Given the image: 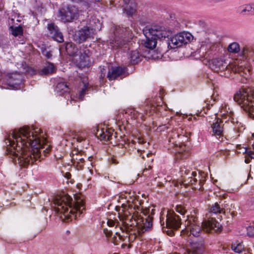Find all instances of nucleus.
Wrapping results in <instances>:
<instances>
[{
  "instance_id": "09e8293b",
  "label": "nucleus",
  "mask_w": 254,
  "mask_h": 254,
  "mask_svg": "<svg viewBox=\"0 0 254 254\" xmlns=\"http://www.w3.org/2000/svg\"><path fill=\"white\" fill-rule=\"evenodd\" d=\"M135 239V236L134 235H131L128 237L129 241H133Z\"/></svg>"
},
{
  "instance_id": "5701e85b",
  "label": "nucleus",
  "mask_w": 254,
  "mask_h": 254,
  "mask_svg": "<svg viewBox=\"0 0 254 254\" xmlns=\"http://www.w3.org/2000/svg\"><path fill=\"white\" fill-rule=\"evenodd\" d=\"M65 50L69 55L75 56L77 53L78 49L74 44L70 42L66 44Z\"/></svg>"
},
{
  "instance_id": "a18cd8bd",
  "label": "nucleus",
  "mask_w": 254,
  "mask_h": 254,
  "mask_svg": "<svg viewBox=\"0 0 254 254\" xmlns=\"http://www.w3.org/2000/svg\"><path fill=\"white\" fill-rule=\"evenodd\" d=\"M166 232L169 236H173L174 235V232L172 230H168Z\"/></svg>"
},
{
  "instance_id": "7c9ffc66",
  "label": "nucleus",
  "mask_w": 254,
  "mask_h": 254,
  "mask_svg": "<svg viewBox=\"0 0 254 254\" xmlns=\"http://www.w3.org/2000/svg\"><path fill=\"white\" fill-rule=\"evenodd\" d=\"M232 249L236 253H240L243 251L244 247L240 243H234L232 245Z\"/></svg>"
},
{
  "instance_id": "6e6d98bb",
  "label": "nucleus",
  "mask_w": 254,
  "mask_h": 254,
  "mask_svg": "<svg viewBox=\"0 0 254 254\" xmlns=\"http://www.w3.org/2000/svg\"><path fill=\"white\" fill-rule=\"evenodd\" d=\"M68 175H70V174H66V177H68Z\"/></svg>"
},
{
  "instance_id": "393cba45",
  "label": "nucleus",
  "mask_w": 254,
  "mask_h": 254,
  "mask_svg": "<svg viewBox=\"0 0 254 254\" xmlns=\"http://www.w3.org/2000/svg\"><path fill=\"white\" fill-rule=\"evenodd\" d=\"M227 50L231 53H238L240 51V47L238 43L233 42L229 44Z\"/></svg>"
},
{
  "instance_id": "7ed1b4c3",
  "label": "nucleus",
  "mask_w": 254,
  "mask_h": 254,
  "mask_svg": "<svg viewBox=\"0 0 254 254\" xmlns=\"http://www.w3.org/2000/svg\"><path fill=\"white\" fill-rule=\"evenodd\" d=\"M185 230H183L181 233H188L190 232L194 237H198L201 232L202 228L207 233L220 232L222 229V225L212 217L200 223L197 221V218L193 214L187 216V219L185 222Z\"/></svg>"
},
{
  "instance_id": "c756f323",
  "label": "nucleus",
  "mask_w": 254,
  "mask_h": 254,
  "mask_svg": "<svg viewBox=\"0 0 254 254\" xmlns=\"http://www.w3.org/2000/svg\"><path fill=\"white\" fill-rule=\"evenodd\" d=\"M11 34L15 37L21 35L22 34V29L20 26L12 27H11Z\"/></svg>"
},
{
  "instance_id": "9b49d317",
  "label": "nucleus",
  "mask_w": 254,
  "mask_h": 254,
  "mask_svg": "<svg viewBox=\"0 0 254 254\" xmlns=\"http://www.w3.org/2000/svg\"><path fill=\"white\" fill-rule=\"evenodd\" d=\"M166 217L165 222L167 228L177 229L180 227L181 218L174 212H168Z\"/></svg>"
},
{
  "instance_id": "ddd939ff",
  "label": "nucleus",
  "mask_w": 254,
  "mask_h": 254,
  "mask_svg": "<svg viewBox=\"0 0 254 254\" xmlns=\"http://www.w3.org/2000/svg\"><path fill=\"white\" fill-rule=\"evenodd\" d=\"M223 122L219 119H218L215 122L211 124L210 133L212 135L216 137H220L223 135L224 128Z\"/></svg>"
},
{
  "instance_id": "1a4fd4ad",
  "label": "nucleus",
  "mask_w": 254,
  "mask_h": 254,
  "mask_svg": "<svg viewBox=\"0 0 254 254\" xmlns=\"http://www.w3.org/2000/svg\"><path fill=\"white\" fill-rule=\"evenodd\" d=\"M78 10L74 6L68 5L59 10V17L64 22H69L77 18Z\"/></svg>"
},
{
  "instance_id": "f257e3e1",
  "label": "nucleus",
  "mask_w": 254,
  "mask_h": 254,
  "mask_svg": "<svg viewBox=\"0 0 254 254\" xmlns=\"http://www.w3.org/2000/svg\"><path fill=\"white\" fill-rule=\"evenodd\" d=\"M40 129L23 127L13 130L5 140L6 154L21 167H27L37 158L43 159L51 149L50 145L41 134Z\"/></svg>"
},
{
  "instance_id": "4d7b16f0",
  "label": "nucleus",
  "mask_w": 254,
  "mask_h": 254,
  "mask_svg": "<svg viewBox=\"0 0 254 254\" xmlns=\"http://www.w3.org/2000/svg\"><path fill=\"white\" fill-rule=\"evenodd\" d=\"M96 1H100L101 0H95Z\"/></svg>"
},
{
  "instance_id": "a211bd4d",
  "label": "nucleus",
  "mask_w": 254,
  "mask_h": 254,
  "mask_svg": "<svg viewBox=\"0 0 254 254\" xmlns=\"http://www.w3.org/2000/svg\"><path fill=\"white\" fill-rule=\"evenodd\" d=\"M152 217L148 215L145 218V221L144 222V220H143V223L138 226V232L139 233H143L145 231L150 230L152 225Z\"/></svg>"
},
{
  "instance_id": "c9c22d12",
  "label": "nucleus",
  "mask_w": 254,
  "mask_h": 254,
  "mask_svg": "<svg viewBox=\"0 0 254 254\" xmlns=\"http://www.w3.org/2000/svg\"><path fill=\"white\" fill-rule=\"evenodd\" d=\"M176 210L178 213L182 215H184L187 212L185 208L181 205L177 206Z\"/></svg>"
},
{
  "instance_id": "4be33fe9",
  "label": "nucleus",
  "mask_w": 254,
  "mask_h": 254,
  "mask_svg": "<svg viewBox=\"0 0 254 254\" xmlns=\"http://www.w3.org/2000/svg\"><path fill=\"white\" fill-rule=\"evenodd\" d=\"M128 59L132 64H137L140 61V56L136 50L131 51L128 55Z\"/></svg>"
},
{
  "instance_id": "bf43d9fd",
  "label": "nucleus",
  "mask_w": 254,
  "mask_h": 254,
  "mask_svg": "<svg viewBox=\"0 0 254 254\" xmlns=\"http://www.w3.org/2000/svg\"><path fill=\"white\" fill-rule=\"evenodd\" d=\"M202 56H205V55H204V52H202Z\"/></svg>"
},
{
  "instance_id": "9d476101",
  "label": "nucleus",
  "mask_w": 254,
  "mask_h": 254,
  "mask_svg": "<svg viewBox=\"0 0 254 254\" xmlns=\"http://www.w3.org/2000/svg\"><path fill=\"white\" fill-rule=\"evenodd\" d=\"M95 34V30L90 27L85 26L76 32L74 36V40L81 43L88 39L91 38Z\"/></svg>"
},
{
  "instance_id": "79ce46f5",
  "label": "nucleus",
  "mask_w": 254,
  "mask_h": 254,
  "mask_svg": "<svg viewBox=\"0 0 254 254\" xmlns=\"http://www.w3.org/2000/svg\"><path fill=\"white\" fill-rule=\"evenodd\" d=\"M84 161L81 162H79L77 164H73V165L76 168V169L78 170L82 169V167L83 166Z\"/></svg>"
},
{
  "instance_id": "0e129e2a",
  "label": "nucleus",
  "mask_w": 254,
  "mask_h": 254,
  "mask_svg": "<svg viewBox=\"0 0 254 254\" xmlns=\"http://www.w3.org/2000/svg\"><path fill=\"white\" fill-rule=\"evenodd\" d=\"M142 158H144V156L143 155L142 157Z\"/></svg>"
},
{
  "instance_id": "f704fd0d",
  "label": "nucleus",
  "mask_w": 254,
  "mask_h": 254,
  "mask_svg": "<svg viewBox=\"0 0 254 254\" xmlns=\"http://www.w3.org/2000/svg\"><path fill=\"white\" fill-rule=\"evenodd\" d=\"M247 234L250 237L254 236V223L253 225L249 226L247 228Z\"/></svg>"
},
{
  "instance_id": "dca6fc26",
  "label": "nucleus",
  "mask_w": 254,
  "mask_h": 254,
  "mask_svg": "<svg viewBox=\"0 0 254 254\" xmlns=\"http://www.w3.org/2000/svg\"><path fill=\"white\" fill-rule=\"evenodd\" d=\"M125 67L120 66L112 67L108 71L107 77L110 80H114L118 77L122 75L125 73Z\"/></svg>"
},
{
  "instance_id": "bb28decb",
  "label": "nucleus",
  "mask_w": 254,
  "mask_h": 254,
  "mask_svg": "<svg viewBox=\"0 0 254 254\" xmlns=\"http://www.w3.org/2000/svg\"><path fill=\"white\" fill-rule=\"evenodd\" d=\"M224 208L220 207V205L218 203H215L213 204L210 209L209 213L210 214H217L221 213L223 212Z\"/></svg>"
},
{
  "instance_id": "13d9d810",
  "label": "nucleus",
  "mask_w": 254,
  "mask_h": 254,
  "mask_svg": "<svg viewBox=\"0 0 254 254\" xmlns=\"http://www.w3.org/2000/svg\"><path fill=\"white\" fill-rule=\"evenodd\" d=\"M162 229H163V231H165V230L164 229V227H163Z\"/></svg>"
},
{
  "instance_id": "f3484780",
  "label": "nucleus",
  "mask_w": 254,
  "mask_h": 254,
  "mask_svg": "<svg viewBox=\"0 0 254 254\" xmlns=\"http://www.w3.org/2000/svg\"><path fill=\"white\" fill-rule=\"evenodd\" d=\"M113 134V130L106 128L98 129L97 131L96 136L100 140L108 141L110 139Z\"/></svg>"
},
{
  "instance_id": "4c0bfd02",
  "label": "nucleus",
  "mask_w": 254,
  "mask_h": 254,
  "mask_svg": "<svg viewBox=\"0 0 254 254\" xmlns=\"http://www.w3.org/2000/svg\"><path fill=\"white\" fill-rule=\"evenodd\" d=\"M84 159L83 158H77V157H71V161L73 164H77L79 163V162H81L82 161H83Z\"/></svg>"
},
{
  "instance_id": "ea45409f",
  "label": "nucleus",
  "mask_w": 254,
  "mask_h": 254,
  "mask_svg": "<svg viewBox=\"0 0 254 254\" xmlns=\"http://www.w3.org/2000/svg\"><path fill=\"white\" fill-rule=\"evenodd\" d=\"M104 233L106 237L110 239L113 236L112 231L106 228L104 229Z\"/></svg>"
},
{
  "instance_id": "423d86ee",
  "label": "nucleus",
  "mask_w": 254,
  "mask_h": 254,
  "mask_svg": "<svg viewBox=\"0 0 254 254\" xmlns=\"http://www.w3.org/2000/svg\"><path fill=\"white\" fill-rule=\"evenodd\" d=\"M234 100L254 117V91L251 88L240 89L234 95Z\"/></svg>"
},
{
  "instance_id": "5fc2aeb1",
  "label": "nucleus",
  "mask_w": 254,
  "mask_h": 254,
  "mask_svg": "<svg viewBox=\"0 0 254 254\" xmlns=\"http://www.w3.org/2000/svg\"><path fill=\"white\" fill-rule=\"evenodd\" d=\"M72 101H74V100H72V99H71L70 100H69V102L71 104L72 103Z\"/></svg>"
},
{
  "instance_id": "412c9836",
  "label": "nucleus",
  "mask_w": 254,
  "mask_h": 254,
  "mask_svg": "<svg viewBox=\"0 0 254 254\" xmlns=\"http://www.w3.org/2000/svg\"><path fill=\"white\" fill-rule=\"evenodd\" d=\"M56 71V68L55 65L50 63H48L47 64L45 65L40 71L41 75H47L52 74L55 72Z\"/></svg>"
},
{
  "instance_id": "2f4dec72",
  "label": "nucleus",
  "mask_w": 254,
  "mask_h": 254,
  "mask_svg": "<svg viewBox=\"0 0 254 254\" xmlns=\"http://www.w3.org/2000/svg\"><path fill=\"white\" fill-rule=\"evenodd\" d=\"M221 113L222 115H226V116H228V120H231V122L232 123L234 124L235 123H236L237 124H238V121L237 120L235 121V120L233 118V113L231 111H230L229 112H228L227 111V113H225L223 112V111H221Z\"/></svg>"
},
{
  "instance_id": "58836bf2",
  "label": "nucleus",
  "mask_w": 254,
  "mask_h": 254,
  "mask_svg": "<svg viewBox=\"0 0 254 254\" xmlns=\"http://www.w3.org/2000/svg\"><path fill=\"white\" fill-rule=\"evenodd\" d=\"M249 15H254V4H248Z\"/></svg>"
},
{
  "instance_id": "2eb2a0df",
  "label": "nucleus",
  "mask_w": 254,
  "mask_h": 254,
  "mask_svg": "<svg viewBox=\"0 0 254 254\" xmlns=\"http://www.w3.org/2000/svg\"><path fill=\"white\" fill-rule=\"evenodd\" d=\"M7 83L13 88H16L21 82V75L17 73L8 74L6 76Z\"/></svg>"
},
{
  "instance_id": "a878e982",
  "label": "nucleus",
  "mask_w": 254,
  "mask_h": 254,
  "mask_svg": "<svg viewBox=\"0 0 254 254\" xmlns=\"http://www.w3.org/2000/svg\"><path fill=\"white\" fill-rule=\"evenodd\" d=\"M56 89L58 92L62 94L64 92H67L68 87L65 82H60L57 84Z\"/></svg>"
},
{
  "instance_id": "6ab92c4d",
  "label": "nucleus",
  "mask_w": 254,
  "mask_h": 254,
  "mask_svg": "<svg viewBox=\"0 0 254 254\" xmlns=\"http://www.w3.org/2000/svg\"><path fill=\"white\" fill-rule=\"evenodd\" d=\"M204 249V243L202 242L193 243L191 244V250H190L188 253L189 254H202Z\"/></svg>"
},
{
  "instance_id": "a19ab883",
  "label": "nucleus",
  "mask_w": 254,
  "mask_h": 254,
  "mask_svg": "<svg viewBox=\"0 0 254 254\" xmlns=\"http://www.w3.org/2000/svg\"><path fill=\"white\" fill-rule=\"evenodd\" d=\"M240 13L244 15H249L248 10V5L241 8Z\"/></svg>"
},
{
  "instance_id": "f8f14e48",
  "label": "nucleus",
  "mask_w": 254,
  "mask_h": 254,
  "mask_svg": "<svg viewBox=\"0 0 254 254\" xmlns=\"http://www.w3.org/2000/svg\"><path fill=\"white\" fill-rule=\"evenodd\" d=\"M89 54V51L86 49L79 51V56L76 59V65L79 68H82L90 65Z\"/></svg>"
},
{
  "instance_id": "39448f33",
  "label": "nucleus",
  "mask_w": 254,
  "mask_h": 254,
  "mask_svg": "<svg viewBox=\"0 0 254 254\" xmlns=\"http://www.w3.org/2000/svg\"><path fill=\"white\" fill-rule=\"evenodd\" d=\"M146 38L145 47L150 49L156 47L157 40H165L172 35V31L164 26L158 25L146 27L143 30Z\"/></svg>"
},
{
  "instance_id": "052dcab7",
  "label": "nucleus",
  "mask_w": 254,
  "mask_h": 254,
  "mask_svg": "<svg viewBox=\"0 0 254 254\" xmlns=\"http://www.w3.org/2000/svg\"><path fill=\"white\" fill-rule=\"evenodd\" d=\"M152 211H153V209H151V214H152V213H153Z\"/></svg>"
},
{
  "instance_id": "0eeeda50",
  "label": "nucleus",
  "mask_w": 254,
  "mask_h": 254,
  "mask_svg": "<svg viewBox=\"0 0 254 254\" xmlns=\"http://www.w3.org/2000/svg\"><path fill=\"white\" fill-rule=\"evenodd\" d=\"M192 35L189 33L181 32L173 36L168 37L167 42L170 49H175L189 43Z\"/></svg>"
},
{
  "instance_id": "6e6552de",
  "label": "nucleus",
  "mask_w": 254,
  "mask_h": 254,
  "mask_svg": "<svg viewBox=\"0 0 254 254\" xmlns=\"http://www.w3.org/2000/svg\"><path fill=\"white\" fill-rule=\"evenodd\" d=\"M181 172L182 173V177L183 178L182 184L186 186L193 185V189L200 190H203L202 186L204 184V181L203 180L200 179V176L197 175L196 172H193L191 174V176L187 177L184 176L183 175H188L189 173L190 172L189 170H184V169H182Z\"/></svg>"
},
{
  "instance_id": "b1692460",
  "label": "nucleus",
  "mask_w": 254,
  "mask_h": 254,
  "mask_svg": "<svg viewBox=\"0 0 254 254\" xmlns=\"http://www.w3.org/2000/svg\"><path fill=\"white\" fill-rule=\"evenodd\" d=\"M129 0H126V5L125 6L123 9L127 15H132L135 12V5L133 3H131L130 5H129Z\"/></svg>"
},
{
  "instance_id": "864d4df0",
  "label": "nucleus",
  "mask_w": 254,
  "mask_h": 254,
  "mask_svg": "<svg viewBox=\"0 0 254 254\" xmlns=\"http://www.w3.org/2000/svg\"><path fill=\"white\" fill-rule=\"evenodd\" d=\"M88 169H89V172L92 174V170L89 169V168H88Z\"/></svg>"
},
{
  "instance_id": "3c124183",
  "label": "nucleus",
  "mask_w": 254,
  "mask_h": 254,
  "mask_svg": "<svg viewBox=\"0 0 254 254\" xmlns=\"http://www.w3.org/2000/svg\"><path fill=\"white\" fill-rule=\"evenodd\" d=\"M71 157H77V158H82L81 155L74 154L73 153H72V156Z\"/></svg>"
},
{
  "instance_id": "72a5a7b5",
  "label": "nucleus",
  "mask_w": 254,
  "mask_h": 254,
  "mask_svg": "<svg viewBox=\"0 0 254 254\" xmlns=\"http://www.w3.org/2000/svg\"><path fill=\"white\" fill-rule=\"evenodd\" d=\"M116 235H117L116 233ZM118 237H117L115 235H114L110 239L111 242L114 243L115 245H118L119 242L121 240V236L120 234H118Z\"/></svg>"
},
{
  "instance_id": "f03ea898",
  "label": "nucleus",
  "mask_w": 254,
  "mask_h": 254,
  "mask_svg": "<svg viewBox=\"0 0 254 254\" xmlns=\"http://www.w3.org/2000/svg\"><path fill=\"white\" fill-rule=\"evenodd\" d=\"M53 201L56 206L55 211L62 213L67 221L69 219H76L85 210L83 199L77 196H74L73 199L68 194L63 193L56 196Z\"/></svg>"
},
{
  "instance_id": "603ef678",
  "label": "nucleus",
  "mask_w": 254,
  "mask_h": 254,
  "mask_svg": "<svg viewBox=\"0 0 254 254\" xmlns=\"http://www.w3.org/2000/svg\"><path fill=\"white\" fill-rule=\"evenodd\" d=\"M204 50V47H202L200 49V52L203 51Z\"/></svg>"
},
{
  "instance_id": "37998d69",
  "label": "nucleus",
  "mask_w": 254,
  "mask_h": 254,
  "mask_svg": "<svg viewBox=\"0 0 254 254\" xmlns=\"http://www.w3.org/2000/svg\"><path fill=\"white\" fill-rule=\"evenodd\" d=\"M77 141L78 142H81L85 139V137L82 136L77 135L76 137Z\"/></svg>"
},
{
  "instance_id": "de8ad7c7",
  "label": "nucleus",
  "mask_w": 254,
  "mask_h": 254,
  "mask_svg": "<svg viewBox=\"0 0 254 254\" xmlns=\"http://www.w3.org/2000/svg\"><path fill=\"white\" fill-rule=\"evenodd\" d=\"M150 168V167L149 166L148 167V168H145L144 170H143V175L144 176H146L148 174L147 173V172L149 171V169Z\"/></svg>"
},
{
  "instance_id": "cd10ccee",
  "label": "nucleus",
  "mask_w": 254,
  "mask_h": 254,
  "mask_svg": "<svg viewBox=\"0 0 254 254\" xmlns=\"http://www.w3.org/2000/svg\"><path fill=\"white\" fill-rule=\"evenodd\" d=\"M254 52L250 48L245 47L242 50V56L243 58H251L253 57Z\"/></svg>"
},
{
  "instance_id": "680f3d73",
  "label": "nucleus",
  "mask_w": 254,
  "mask_h": 254,
  "mask_svg": "<svg viewBox=\"0 0 254 254\" xmlns=\"http://www.w3.org/2000/svg\"><path fill=\"white\" fill-rule=\"evenodd\" d=\"M252 137H254V134H252Z\"/></svg>"
},
{
  "instance_id": "49530a36",
  "label": "nucleus",
  "mask_w": 254,
  "mask_h": 254,
  "mask_svg": "<svg viewBox=\"0 0 254 254\" xmlns=\"http://www.w3.org/2000/svg\"><path fill=\"white\" fill-rule=\"evenodd\" d=\"M143 213H144V214L145 215L148 214L150 213V208H145L143 210Z\"/></svg>"
},
{
  "instance_id": "c85d7f7f",
  "label": "nucleus",
  "mask_w": 254,
  "mask_h": 254,
  "mask_svg": "<svg viewBox=\"0 0 254 254\" xmlns=\"http://www.w3.org/2000/svg\"><path fill=\"white\" fill-rule=\"evenodd\" d=\"M244 153L246 154L245 162L249 163L251 159L254 158V152L251 150L248 151L246 148H244Z\"/></svg>"
},
{
  "instance_id": "e2e57ef3",
  "label": "nucleus",
  "mask_w": 254,
  "mask_h": 254,
  "mask_svg": "<svg viewBox=\"0 0 254 254\" xmlns=\"http://www.w3.org/2000/svg\"><path fill=\"white\" fill-rule=\"evenodd\" d=\"M185 147L184 145H182V146H181V148H182V147Z\"/></svg>"
},
{
  "instance_id": "e433bc0d",
  "label": "nucleus",
  "mask_w": 254,
  "mask_h": 254,
  "mask_svg": "<svg viewBox=\"0 0 254 254\" xmlns=\"http://www.w3.org/2000/svg\"><path fill=\"white\" fill-rule=\"evenodd\" d=\"M41 51L42 54L48 59H50L52 57V54L50 51H48L47 49L45 48H42Z\"/></svg>"
},
{
  "instance_id": "aec40b11",
  "label": "nucleus",
  "mask_w": 254,
  "mask_h": 254,
  "mask_svg": "<svg viewBox=\"0 0 254 254\" xmlns=\"http://www.w3.org/2000/svg\"><path fill=\"white\" fill-rule=\"evenodd\" d=\"M111 46L113 48H123L124 51L128 46V43L123 39H115V41L110 42Z\"/></svg>"
},
{
  "instance_id": "4468645a",
  "label": "nucleus",
  "mask_w": 254,
  "mask_h": 254,
  "mask_svg": "<svg viewBox=\"0 0 254 254\" xmlns=\"http://www.w3.org/2000/svg\"><path fill=\"white\" fill-rule=\"evenodd\" d=\"M47 28L49 31V35L54 40L59 43L64 42L63 34L60 31L58 26L54 23L49 24Z\"/></svg>"
},
{
  "instance_id": "473e14b6",
  "label": "nucleus",
  "mask_w": 254,
  "mask_h": 254,
  "mask_svg": "<svg viewBox=\"0 0 254 254\" xmlns=\"http://www.w3.org/2000/svg\"><path fill=\"white\" fill-rule=\"evenodd\" d=\"M88 83H84L83 87L82 88L79 94V99L82 100L84 96L86 94V91L88 88Z\"/></svg>"
},
{
  "instance_id": "8fccbe9b",
  "label": "nucleus",
  "mask_w": 254,
  "mask_h": 254,
  "mask_svg": "<svg viewBox=\"0 0 254 254\" xmlns=\"http://www.w3.org/2000/svg\"><path fill=\"white\" fill-rule=\"evenodd\" d=\"M160 224L162 226L164 225L165 224L164 218L162 216L160 217Z\"/></svg>"
},
{
  "instance_id": "c03bdc74",
  "label": "nucleus",
  "mask_w": 254,
  "mask_h": 254,
  "mask_svg": "<svg viewBox=\"0 0 254 254\" xmlns=\"http://www.w3.org/2000/svg\"><path fill=\"white\" fill-rule=\"evenodd\" d=\"M107 224L108 226H109L110 227H112L114 225L115 222L112 220H108L107 221Z\"/></svg>"
},
{
  "instance_id": "20e7f679",
  "label": "nucleus",
  "mask_w": 254,
  "mask_h": 254,
  "mask_svg": "<svg viewBox=\"0 0 254 254\" xmlns=\"http://www.w3.org/2000/svg\"><path fill=\"white\" fill-rule=\"evenodd\" d=\"M246 62L236 59L232 62H228L222 59H215L211 62V68L215 72L224 71L225 69L238 72L241 76L248 78L251 75V70L249 66H246Z\"/></svg>"
}]
</instances>
